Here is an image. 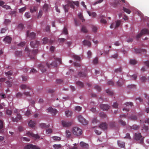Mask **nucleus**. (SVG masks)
I'll return each instance as SVG.
<instances>
[{
  "label": "nucleus",
  "instance_id": "f257e3e1",
  "mask_svg": "<svg viewBox=\"0 0 149 149\" xmlns=\"http://www.w3.org/2000/svg\"><path fill=\"white\" fill-rule=\"evenodd\" d=\"M26 52H29L28 56L31 59H34L35 58V55L38 53V50L37 49L33 50L32 51H30L28 47L26 46L25 49Z\"/></svg>",
  "mask_w": 149,
  "mask_h": 149
},
{
  "label": "nucleus",
  "instance_id": "f03ea898",
  "mask_svg": "<svg viewBox=\"0 0 149 149\" xmlns=\"http://www.w3.org/2000/svg\"><path fill=\"white\" fill-rule=\"evenodd\" d=\"M72 133L75 135L79 136L81 135L82 131L81 129L77 127H74L73 128Z\"/></svg>",
  "mask_w": 149,
  "mask_h": 149
},
{
  "label": "nucleus",
  "instance_id": "7ed1b4c3",
  "mask_svg": "<svg viewBox=\"0 0 149 149\" xmlns=\"http://www.w3.org/2000/svg\"><path fill=\"white\" fill-rule=\"evenodd\" d=\"M78 119L79 122L83 125H86L88 123V121L81 115L78 116Z\"/></svg>",
  "mask_w": 149,
  "mask_h": 149
},
{
  "label": "nucleus",
  "instance_id": "20e7f679",
  "mask_svg": "<svg viewBox=\"0 0 149 149\" xmlns=\"http://www.w3.org/2000/svg\"><path fill=\"white\" fill-rule=\"evenodd\" d=\"M24 149H40L38 147L32 144H28L24 147Z\"/></svg>",
  "mask_w": 149,
  "mask_h": 149
},
{
  "label": "nucleus",
  "instance_id": "39448f33",
  "mask_svg": "<svg viewBox=\"0 0 149 149\" xmlns=\"http://www.w3.org/2000/svg\"><path fill=\"white\" fill-rule=\"evenodd\" d=\"M39 44V42L37 40L32 41L31 42L30 44L31 47L33 48L37 47Z\"/></svg>",
  "mask_w": 149,
  "mask_h": 149
},
{
  "label": "nucleus",
  "instance_id": "423d86ee",
  "mask_svg": "<svg viewBox=\"0 0 149 149\" xmlns=\"http://www.w3.org/2000/svg\"><path fill=\"white\" fill-rule=\"evenodd\" d=\"M48 112H49L53 115H55L58 112V111L55 109H54L52 107H49L47 109Z\"/></svg>",
  "mask_w": 149,
  "mask_h": 149
},
{
  "label": "nucleus",
  "instance_id": "0eeeda50",
  "mask_svg": "<svg viewBox=\"0 0 149 149\" xmlns=\"http://www.w3.org/2000/svg\"><path fill=\"white\" fill-rule=\"evenodd\" d=\"M26 35L28 37L31 39L34 38L36 36V34L34 32H32L29 34V31H27L26 32Z\"/></svg>",
  "mask_w": 149,
  "mask_h": 149
},
{
  "label": "nucleus",
  "instance_id": "6e6552de",
  "mask_svg": "<svg viewBox=\"0 0 149 149\" xmlns=\"http://www.w3.org/2000/svg\"><path fill=\"white\" fill-rule=\"evenodd\" d=\"M62 124L63 127H68L72 125V122L71 121H62Z\"/></svg>",
  "mask_w": 149,
  "mask_h": 149
},
{
  "label": "nucleus",
  "instance_id": "1a4fd4ad",
  "mask_svg": "<svg viewBox=\"0 0 149 149\" xmlns=\"http://www.w3.org/2000/svg\"><path fill=\"white\" fill-rule=\"evenodd\" d=\"M26 135L29 137H32L36 139L40 138V136L38 134H35L29 132L26 133Z\"/></svg>",
  "mask_w": 149,
  "mask_h": 149
},
{
  "label": "nucleus",
  "instance_id": "9d476101",
  "mask_svg": "<svg viewBox=\"0 0 149 149\" xmlns=\"http://www.w3.org/2000/svg\"><path fill=\"white\" fill-rule=\"evenodd\" d=\"M99 127L103 130H107V124L105 122L102 123L100 125Z\"/></svg>",
  "mask_w": 149,
  "mask_h": 149
},
{
  "label": "nucleus",
  "instance_id": "9b49d317",
  "mask_svg": "<svg viewBox=\"0 0 149 149\" xmlns=\"http://www.w3.org/2000/svg\"><path fill=\"white\" fill-rule=\"evenodd\" d=\"M100 108L103 110H107L109 108V106L107 104H102L100 105Z\"/></svg>",
  "mask_w": 149,
  "mask_h": 149
},
{
  "label": "nucleus",
  "instance_id": "f8f14e48",
  "mask_svg": "<svg viewBox=\"0 0 149 149\" xmlns=\"http://www.w3.org/2000/svg\"><path fill=\"white\" fill-rule=\"evenodd\" d=\"M80 144L81 146L84 149H88L89 148L88 145L83 142H80Z\"/></svg>",
  "mask_w": 149,
  "mask_h": 149
},
{
  "label": "nucleus",
  "instance_id": "ddd939ff",
  "mask_svg": "<svg viewBox=\"0 0 149 149\" xmlns=\"http://www.w3.org/2000/svg\"><path fill=\"white\" fill-rule=\"evenodd\" d=\"M124 83V80L122 78L120 79L117 82V84L118 86H121Z\"/></svg>",
  "mask_w": 149,
  "mask_h": 149
},
{
  "label": "nucleus",
  "instance_id": "4468645a",
  "mask_svg": "<svg viewBox=\"0 0 149 149\" xmlns=\"http://www.w3.org/2000/svg\"><path fill=\"white\" fill-rule=\"evenodd\" d=\"M118 146L120 148H125V142H122L120 141H118Z\"/></svg>",
  "mask_w": 149,
  "mask_h": 149
},
{
  "label": "nucleus",
  "instance_id": "2eb2a0df",
  "mask_svg": "<svg viewBox=\"0 0 149 149\" xmlns=\"http://www.w3.org/2000/svg\"><path fill=\"white\" fill-rule=\"evenodd\" d=\"M142 137L141 134L140 133H135V139L136 140H139Z\"/></svg>",
  "mask_w": 149,
  "mask_h": 149
},
{
  "label": "nucleus",
  "instance_id": "dca6fc26",
  "mask_svg": "<svg viewBox=\"0 0 149 149\" xmlns=\"http://www.w3.org/2000/svg\"><path fill=\"white\" fill-rule=\"evenodd\" d=\"M3 41L7 43H10L11 42V38L9 36H7L4 38Z\"/></svg>",
  "mask_w": 149,
  "mask_h": 149
},
{
  "label": "nucleus",
  "instance_id": "f3484780",
  "mask_svg": "<svg viewBox=\"0 0 149 149\" xmlns=\"http://www.w3.org/2000/svg\"><path fill=\"white\" fill-rule=\"evenodd\" d=\"M46 65L49 68H50L51 66H53L54 67H56L57 66V63L55 61L51 63L50 65L48 63H47Z\"/></svg>",
  "mask_w": 149,
  "mask_h": 149
},
{
  "label": "nucleus",
  "instance_id": "a211bd4d",
  "mask_svg": "<svg viewBox=\"0 0 149 149\" xmlns=\"http://www.w3.org/2000/svg\"><path fill=\"white\" fill-rule=\"evenodd\" d=\"M5 74L6 76H8V78L9 79L12 78V77H10L13 74V72L11 71H10L7 72H5Z\"/></svg>",
  "mask_w": 149,
  "mask_h": 149
},
{
  "label": "nucleus",
  "instance_id": "6ab92c4d",
  "mask_svg": "<svg viewBox=\"0 0 149 149\" xmlns=\"http://www.w3.org/2000/svg\"><path fill=\"white\" fill-rule=\"evenodd\" d=\"M134 50L136 53L137 54L139 53H140L142 52H146V50L143 49H135Z\"/></svg>",
  "mask_w": 149,
  "mask_h": 149
},
{
  "label": "nucleus",
  "instance_id": "aec40b11",
  "mask_svg": "<svg viewBox=\"0 0 149 149\" xmlns=\"http://www.w3.org/2000/svg\"><path fill=\"white\" fill-rule=\"evenodd\" d=\"M109 126L111 128H114L116 127V124L114 122L112 121L109 123Z\"/></svg>",
  "mask_w": 149,
  "mask_h": 149
},
{
  "label": "nucleus",
  "instance_id": "412c9836",
  "mask_svg": "<svg viewBox=\"0 0 149 149\" xmlns=\"http://www.w3.org/2000/svg\"><path fill=\"white\" fill-rule=\"evenodd\" d=\"M83 44L85 46H87L90 47L91 43L89 41L85 40L83 41Z\"/></svg>",
  "mask_w": 149,
  "mask_h": 149
},
{
  "label": "nucleus",
  "instance_id": "4be33fe9",
  "mask_svg": "<svg viewBox=\"0 0 149 149\" xmlns=\"http://www.w3.org/2000/svg\"><path fill=\"white\" fill-rule=\"evenodd\" d=\"M38 66L39 69L42 73L45 72L46 71V69L43 65L42 64H40Z\"/></svg>",
  "mask_w": 149,
  "mask_h": 149
},
{
  "label": "nucleus",
  "instance_id": "5701e85b",
  "mask_svg": "<svg viewBox=\"0 0 149 149\" xmlns=\"http://www.w3.org/2000/svg\"><path fill=\"white\" fill-rule=\"evenodd\" d=\"M87 75V74L84 72H79L78 76L79 77H85Z\"/></svg>",
  "mask_w": 149,
  "mask_h": 149
},
{
  "label": "nucleus",
  "instance_id": "b1692460",
  "mask_svg": "<svg viewBox=\"0 0 149 149\" xmlns=\"http://www.w3.org/2000/svg\"><path fill=\"white\" fill-rule=\"evenodd\" d=\"M141 33H142V35L145 34H149V31L148 30L145 29L142 30L141 31Z\"/></svg>",
  "mask_w": 149,
  "mask_h": 149
},
{
  "label": "nucleus",
  "instance_id": "393cba45",
  "mask_svg": "<svg viewBox=\"0 0 149 149\" xmlns=\"http://www.w3.org/2000/svg\"><path fill=\"white\" fill-rule=\"evenodd\" d=\"M72 114V112L71 111L67 110L65 111V115L67 117L71 116Z\"/></svg>",
  "mask_w": 149,
  "mask_h": 149
},
{
  "label": "nucleus",
  "instance_id": "a878e982",
  "mask_svg": "<svg viewBox=\"0 0 149 149\" xmlns=\"http://www.w3.org/2000/svg\"><path fill=\"white\" fill-rule=\"evenodd\" d=\"M74 1H68L67 3V5L69 7L70 6L71 8L74 9Z\"/></svg>",
  "mask_w": 149,
  "mask_h": 149
},
{
  "label": "nucleus",
  "instance_id": "bb28decb",
  "mask_svg": "<svg viewBox=\"0 0 149 149\" xmlns=\"http://www.w3.org/2000/svg\"><path fill=\"white\" fill-rule=\"evenodd\" d=\"M103 15H101L100 16V17L101 18V19L100 20V22L102 24H107V22L106 20L103 18Z\"/></svg>",
  "mask_w": 149,
  "mask_h": 149
},
{
  "label": "nucleus",
  "instance_id": "cd10ccee",
  "mask_svg": "<svg viewBox=\"0 0 149 149\" xmlns=\"http://www.w3.org/2000/svg\"><path fill=\"white\" fill-rule=\"evenodd\" d=\"M35 123L34 121L31 120L29 123L28 125H29L31 127H34Z\"/></svg>",
  "mask_w": 149,
  "mask_h": 149
},
{
  "label": "nucleus",
  "instance_id": "c85d7f7f",
  "mask_svg": "<svg viewBox=\"0 0 149 149\" xmlns=\"http://www.w3.org/2000/svg\"><path fill=\"white\" fill-rule=\"evenodd\" d=\"M20 87L22 89H28L30 90H31V88L29 86L24 84L21 85Z\"/></svg>",
  "mask_w": 149,
  "mask_h": 149
},
{
  "label": "nucleus",
  "instance_id": "c756f323",
  "mask_svg": "<svg viewBox=\"0 0 149 149\" xmlns=\"http://www.w3.org/2000/svg\"><path fill=\"white\" fill-rule=\"evenodd\" d=\"M72 58L78 61H80L81 60V58L79 56L77 55H73L72 56Z\"/></svg>",
  "mask_w": 149,
  "mask_h": 149
},
{
  "label": "nucleus",
  "instance_id": "7c9ffc66",
  "mask_svg": "<svg viewBox=\"0 0 149 149\" xmlns=\"http://www.w3.org/2000/svg\"><path fill=\"white\" fill-rule=\"evenodd\" d=\"M99 123V120L97 119V118L95 117L93 119L92 123L93 124H98Z\"/></svg>",
  "mask_w": 149,
  "mask_h": 149
},
{
  "label": "nucleus",
  "instance_id": "2f4dec72",
  "mask_svg": "<svg viewBox=\"0 0 149 149\" xmlns=\"http://www.w3.org/2000/svg\"><path fill=\"white\" fill-rule=\"evenodd\" d=\"M40 126L41 128H44L48 127H49V125H46L44 123H42L40 124Z\"/></svg>",
  "mask_w": 149,
  "mask_h": 149
},
{
  "label": "nucleus",
  "instance_id": "473e14b6",
  "mask_svg": "<svg viewBox=\"0 0 149 149\" xmlns=\"http://www.w3.org/2000/svg\"><path fill=\"white\" fill-rule=\"evenodd\" d=\"M15 54L16 56H19L22 54V51H16L15 52Z\"/></svg>",
  "mask_w": 149,
  "mask_h": 149
},
{
  "label": "nucleus",
  "instance_id": "72a5a7b5",
  "mask_svg": "<svg viewBox=\"0 0 149 149\" xmlns=\"http://www.w3.org/2000/svg\"><path fill=\"white\" fill-rule=\"evenodd\" d=\"M37 9V8L36 6H33L31 7L30 11L31 13L36 12Z\"/></svg>",
  "mask_w": 149,
  "mask_h": 149
},
{
  "label": "nucleus",
  "instance_id": "f704fd0d",
  "mask_svg": "<svg viewBox=\"0 0 149 149\" xmlns=\"http://www.w3.org/2000/svg\"><path fill=\"white\" fill-rule=\"evenodd\" d=\"M76 84L77 85L81 87H83L84 86L83 83L82 82L79 81L77 82Z\"/></svg>",
  "mask_w": 149,
  "mask_h": 149
},
{
  "label": "nucleus",
  "instance_id": "c9c22d12",
  "mask_svg": "<svg viewBox=\"0 0 149 149\" xmlns=\"http://www.w3.org/2000/svg\"><path fill=\"white\" fill-rule=\"evenodd\" d=\"M92 30L94 32H96L97 30V27L95 25H93L92 26Z\"/></svg>",
  "mask_w": 149,
  "mask_h": 149
},
{
  "label": "nucleus",
  "instance_id": "e433bc0d",
  "mask_svg": "<svg viewBox=\"0 0 149 149\" xmlns=\"http://www.w3.org/2000/svg\"><path fill=\"white\" fill-rule=\"evenodd\" d=\"M81 31L84 33H87L88 32V30L86 27L84 26H83L81 29Z\"/></svg>",
  "mask_w": 149,
  "mask_h": 149
},
{
  "label": "nucleus",
  "instance_id": "4c0bfd02",
  "mask_svg": "<svg viewBox=\"0 0 149 149\" xmlns=\"http://www.w3.org/2000/svg\"><path fill=\"white\" fill-rule=\"evenodd\" d=\"M63 8L64 9L65 12H68L69 9V6L67 5H63Z\"/></svg>",
  "mask_w": 149,
  "mask_h": 149
},
{
  "label": "nucleus",
  "instance_id": "58836bf2",
  "mask_svg": "<svg viewBox=\"0 0 149 149\" xmlns=\"http://www.w3.org/2000/svg\"><path fill=\"white\" fill-rule=\"evenodd\" d=\"M123 10L124 12H125L128 14H130L131 12L130 10L128 9L125 8L124 7H123Z\"/></svg>",
  "mask_w": 149,
  "mask_h": 149
},
{
  "label": "nucleus",
  "instance_id": "ea45409f",
  "mask_svg": "<svg viewBox=\"0 0 149 149\" xmlns=\"http://www.w3.org/2000/svg\"><path fill=\"white\" fill-rule=\"evenodd\" d=\"M100 116L101 118H104L107 117V116L106 114L104 113H101L100 114Z\"/></svg>",
  "mask_w": 149,
  "mask_h": 149
},
{
  "label": "nucleus",
  "instance_id": "a19ab883",
  "mask_svg": "<svg viewBox=\"0 0 149 149\" xmlns=\"http://www.w3.org/2000/svg\"><path fill=\"white\" fill-rule=\"evenodd\" d=\"M129 118L132 120H135L137 119V116L135 115H131L129 116Z\"/></svg>",
  "mask_w": 149,
  "mask_h": 149
},
{
  "label": "nucleus",
  "instance_id": "79ce46f5",
  "mask_svg": "<svg viewBox=\"0 0 149 149\" xmlns=\"http://www.w3.org/2000/svg\"><path fill=\"white\" fill-rule=\"evenodd\" d=\"M78 16L79 18L83 22L85 21V19H84L83 15L81 13H80L78 15Z\"/></svg>",
  "mask_w": 149,
  "mask_h": 149
},
{
  "label": "nucleus",
  "instance_id": "37998d69",
  "mask_svg": "<svg viewBox=\"0 0 149 149\" xmlns=\"http://www.w3.org/2000/svg\"><path fill=\"white\" fill-rule=\"evenodd\" d=\"M131 129H133L134 130H137L139 128V126L136 125H134L130 127Z\"/></svg>",
  "mask_w": 149,
  "mask_h": 149
},
{
  "label": "nucleus",
  "instance_id": "c03bdc74",
  "mask_svg": "<svg viewBox=\"0 0 149 149\" xmlns=\"http://www.w3.org/2000/svg\"><path fill=\"white\" fill-rule=\"evenodd\" d=\"M53 147L56 149H58L61 147V144H54L53 145Z\"/></svg>",
  "mask_w": 149,
  "mask_h": 149
},
{
  "label": "nucleus",
  "instance_id": "a18cd8bd",
  "mask_svg": "<svg viewBox=\"0 0 149 149\" xmlns=\"http://www.w3.org/2000/svg\"><path fill=\"white\" fill-rule=\"evenodd\" d=\"M130 63L132 65H135L137 63V61L135 59H132L130 60Z\"/></svg>",
  "mask_w": 149,
  "mask_h": 149
},
{
  "label": "nucleus",
  "instance_id": "49530a36",
  "mask_svg": "<svg viewBox=\"0 0 149 149\" xmlns=\"http://www.w3.org/2000/svg\"><path fill=\"white\" fill-rule=\"evenodd\" d=\"M48 5L47 4H45L43 7V10L45 11H47L48 9Z\"/></svg>",
  "mask_w": 149,
  "mask_h": 149
},
{
  "label": "nucleus",
  "instance_id": "de8ad7c7",
  "mask_svg": "<svg viewBox=\"0 0 149 149\" xmlns=\"http://www.w3.org/2000/svg\"><path fill=\"white\" fill-rule=\"evenodd\" d=\"M52 138L55 141H59L61 139L60 137L57 136H54L52 137Z\"/></svg>",
  "mask_w": 149,
  "mask_h": 149
},
{
  "label": "nucleus",
  "instance_id": "09e8293b",
  "mask_svg": "<svg viewBox=\"0 0 149 149\" xmlns=\"http://www.w3.org/2000/svg\"><path fill=\"white\" fill-rule=\"evenodd\" d=\"M106 92L107 94L110 95H112L113 94V92L110 90L109 89L107 90H106Z\"/></svg>",
  "mask_w": 149,
  "mask_h": 149
},
{
  "label": "nucleus",
  "instance_id": "8fccbe9b",
  "mask_svg": "<svg viewBox=\"0 0 149 149\" xmlns=\"http://www.w3.org/2000/svg\"><path fill=\"white\" fill-rule=\"evenodd\" d=\"M43 44H46L49 41V40L47 38H45L43 39Z\"/></svg>",
  "mask_w": 149,
  "mask_h": 149
},
{
  "label": "nucleus",
  "instance_id": "3c124183",
  "mask_svg": "<svg viewBox=\"0 0 149 149\" xmlns=\"http://www.w3.org/2000/svg\"><path fill=\"white\" fill-rule=\"evenodd\" d=\"M22 94L20 92H18L16 94V96L18 98H20L22 96Z\"/></svg>",
  "mask_w": 149,
  "mask_h": 149
},
{
  "label": "nucleus",
  "instance_id": "603ef678",
  "mask_svg": "<svg viewBox=\"0 0 149 149\" xmlns=\"http://www.w3.org/2000/svg\"><path fill=\"white\" fill-rule=\"evenodd\" d=\"M66 136L67 137H69L71 135V132L69 130H66Z\"/></svg>",
  "mask_w": 149,
  "mask_h": 149
},
{
  "label": "nucleus",
  "instance_id": "864d4df0",
  "mask_svg": "<svg viewBox=\"0 0 149 149\" xmlns=\"http://www.w3.org/2000/svg\"><path fill=\"white\" fill-rule=\"evenodd\" d=\"M25 16L26 18H29L31 17V16L29 13L26 12L25 14Z\"/></svg>",
  "mask_w": 149,
  "mask_h": 149
},
{
  "label": "nucleus",
  "instance_id": "5fc2aeb1",
  "mask_svg": "<svg viewBox=\"0 0 149 149\" xmlns=\"http://www.w3.org/2000/svg\"><path fill=\"white\" fill-rule=\"evenodd\" d=\"M10 21L9 19H5L4 24L6 25H8L10 24Z\"/></svg>",
  "mask_w": 149,
  "mask_h": 149
},
{
  "label": "nucleus",
  "instance_id": "6e6d98bb",
  "mask_svg": "<svg viewBox=\"0 0 149 149\" xmlns=\"http://www.w3.org/2000/svg\"><path fill=\"white\" fill-rule=\"evenodd\" d=\"M54 59L55 60V61H58L60 64L61 63V58H56L55 56L54 57Z\"/></svg>",
  "mask_w": 149,
  "mask_h": 149
},
{
  "label": "nucleus",
  "instance_id": "4d7b16f0",
  "mask_svg": "<svg viewBox=\"0 0 149 149\" xmlns=\"http://www.w3.org/2000/svg\"><path fill=\"white\" fill-rule=\"evenodd\" d=\"M95 88L98 92H100L101 91V87L98 85L95 86Z\"/></svg>",
  "mask_w": 149,
  "mask_h": 149
},
{
  "label": "nucleus",
  "instance_id": "13d9d810",
  "mask_svg": "<svg viewBox=\"0 0 149 149\" xmlns=\"http://www.w3.org/2000/svg\"><path fill=\"white\" fill-rule=\"evenodd\" d=\"M42 10H40L39 11V12L38 14V15L37 16V17L38 18H40L42 15Z\"/></svg>",
  "mask_w": 149,
  "mask_h": 149
},
{
  "label": "nucleus",
  "instance_id": "bf43d9fd",
  "mask_svg": "<svg viewBox=\"0 0 149 149\" xmlns=\"http://www.w3.org/2000/svg\"><path fill=\"white\" fill-rule=\"evenodd\" d=\"M125 104V105L127 107L129 105L131 107H132L133 105V103L131 102H127Z\"/></svg>",
  "mask_w": 149,
  "mask_h": 149
},
{
  "label": "nucleus",
  "instance_id": "052dcab7",
  "mask_svg": "<svg viewBox=\"0 0 149 149\" xmlns=\"http://www.w3.org/2000/svg\"><path fill=\"white\" fill-rule=\"evenodd\" d=\"M6 113L8 115H11L12 113V111L11 110L8 109L6 110Z\"/></svg>",
  "mask_w": 149,
  "mask_h": 149
},
{
  "label": "nucleus",
  "instance_id": "680f3d73",
  "mask_svg": "<svg viewBox=\"0 0 149 149\" xmlns=\"http://www.w3.org/2000/svg\"><path fill=\"white\" fill-rule=\"evenodd\" d=\"M26 9V6L22 7L20 9H19V12L20 13H22Z\"/></svg>",
  "mask_w": 149,
  "mask_h": 149
},
{
  "label": "nucleus",
  "instance_id": "e2e57ef3",
  "mask_svg": "<svg viewBox=\"0 0 149 149\" xmlns=\"http://www.w3.org/2000/svg\"><path fill=\"white\" fill-rule=\"evenodd\" d=\"M116 26L118 28L121 22L120 20H118L116 21Z\"/></svg>",
  "mask_w": 149,
  "mask_h": 149
},
{
  "label": "nucleus",
  "instance_id": "0e129e2a",
  "mask_svg": "<svg viewBox=\"0 0 149 149\" xmlns=\"http://www.w3.org/2000/svg\"><path fill=\"white\" fill-rule=\"evenodd\" d=\"M116 23H113L112 24H111L110 27L111 28H117L116 26Z\"/></svg>",
  "mask_w": 149,
  "mask_h": 149
},
{
  "label": "nucleus",
  "instance_id": "69168bd1",
  "mask_svg": "<svg viewBox=\"0 0 149 149\" xmlns=\"http://www.w3.org/2000/svg\"><path fill=\"white\" fill-rule=\"evenodd\" d=\"M98 62V58L97 57H96L95 58L93 61V63L94 64H96Z\"/></svg>",
  "mask_w": 149,
  "mask_h": 149
},
{
  "label": "nucleus",
  "instance_id": "338daca9",
  "mask_svg": "<svg viewBox=\"0 0 149 149\" xmlns=\"http://www.w3.org/2000/svg\"><path fill=\"white\" fill-rule=\"evenodd\" d=\"M74 66L77 67H80L81 66V65L80 63L76 62H74Z\"/></svg>",
  "mask_w": 149,
  "mask_h": 149
},
{
  "label": "nucleus",
  "instance_id": "774afa93",
  "mask_svg": "<svg viewBox=\"0 0 149 149\" xmlns=\"http://www.w3.org/2000/svg\"><path fill=\"white\" fill-rule=\"evenodd\" d=\"M63 33L65 35L68 34V33L67 29L65 27L64 28L63 30Z\"/></svg>",
  "mask_w": 149,
  "mask_h": 149
}]
</instances>
